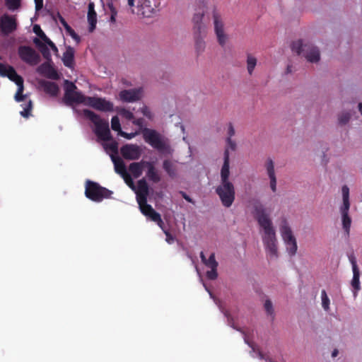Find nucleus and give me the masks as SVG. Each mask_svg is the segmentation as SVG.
I'll return each instance as SVG.
<instances>
[{
	"label": "nucleus",
	"mask_w": 362,
	"mask_h": 362,
	"mask_svg": "<svg viewBox=\"0 0 362 362\" xmlns=\"http://www.w3.org/2000/svg\"><path fill=\"white\" fill-rule=\"evenodd\" d=\"M132 123L140 128L144 140L152 148L164 156L173 154L174 151L170 146L169 139L156 130L144 127L143 118L134 119Z\"/></svg>",
	"instance_id": "nucleus-2"
},
{
	"label": "nucleus",
	"mask_w": 362,
	"mask_h": 362,
	"mask_svg": "<svg viewBox=\"0 0 362 362\" xmlns=\"http://www.w3.org/2000/svg\"><path fill=\"white\" fill-rule=\"evenodd\" d=\"M200 258L203 264L210 269L207 271L206 276L210 280H215L218 277L217 267L218 266V262L216 260L215 254L211 253L208 259L205 257L203 252H200Z\"/></svg>",
	"instance_id": "nucleus-12"
},
{
	"label": "nucleus",
	"mask_w": 362,
	"mask_h": 362,
	"mask_svg": "<svg viewBox=\"0 0 362 362\" xmlns=\"http://www.w3.org/2000/svg\"><path fill=\"white\" fill-rule=\"evenodd\" d=\"M0 76L8 77L17 85L18 89L14 96L16 101L21 102L25 99L26 95H23L24 90L23 78L17 74L13 66L0 63Z\"/></svg>",
	"instance_id": "nucleus-5"
},
{
	"label": "nucleus",
	"mask_w": 362,
	"mask_h": 362,
	"mask_svg": "<svg viewBox=\"0 0 362 362\" xmlns=\"http://www.w3.org/2000/svg\"><path fill=\"white\" fill-rule=\"evenodd\" d=\"M119 115L121 116H122L123 117H124L127 120L133 121V119H134V114L132 112H130L129 110H127L125 108H122L119 111Z\"/></svg>",
	"instance_id": "nucleus-44"
},
{
	"label": "nucleus",
	"mask_w": 362,
	"mask_h": 362,
	"mask_svg": "<svg viewBox=\"0 0 362 362\" xmlns=\"http://www.w3.org/2000/svg\"><path fill=\"white\" fill-rule=\"evenodd\" d=\"M218 307H219L220 310H221V312L224 314V315L228 318V320H230V316L229 313L227 310H224L220 305H218Z\"/></svg>",
	"instance_id": "nucleus-59"
},
{
	"label": "nucleus",
	"mask_w": 362,
	"mask_h": 362,
	"mask_svg": "<svg viewBox=\"0 0 362 362\" xmlns=\"http://www.w3.org/2000/svg\"><path fill=\"white\" fill-rule=\"evenodd\" d=\"M41 39L45 42V44H47V45H49L51 42H52V40L46 35H43V37H41Z\"/></svg>",
	"instance_id": "nucleus-58"
},
{
	"label": "nucleus",
	"mask_w": 362,
	"mask_h": 362,
	"mask_svg": "<svg viewBox=\"0 0 362 362\" xmlns=\"http://www.w3.org/2000/svg\"><path fill=\"white\" fill-rule=\"evenodd\" d=\"M353 272V278L351 281V286L352 287V292L354 296L356 298L358 295V292L361 290V284H360V270L354 269Z\"/></svg>",
	"instance_id": "nucleus-27"
},
{
	"label": "nucleus",
	"mask_w": 362,
	"mask_h": 362,
	"mask_svg": "<svg viewBox=\"0 0 362 362\" xmlns=\"http://www.w3.org/2000/svg\"><path fill=\"white\" fill-rule=\"evenodd\" d=\"M111 127L114 131H118L119 134L120 133V131H122L119 119L117 116H113L112 117Z\"/></svg>",
	"instance_id": "nucleus-43"
},
{
	"label": "nucleus",
	"mask_w": 362,
	"mask_h": 362,
	"mask_svg": "<svg viewBox=\"0 0 362 362\" xmlns=\"http://www.w3.org/2000/svg\"><path fill=\"white\" fill-rule=\"evenodd\" d=\"M221 181L220 182H231L229 180L230 177V153L228 149L224 150L223 153V164L221 169Z\"/></svg>",
	"instance_id": "nucleus-20"
},
{
	"label": "nucleus",
	"mask_w": 362,
	"mask_h": 362,
	"mask_svg": "<svg viewBox=\"0 0 362 362\" xmlns=\"http://www.w3.org/2000/svg\"><path fill=\"white\" fill-rule=\"evenodd\" d=\"M351 116L352 115L349 111H343L340 112L337 116V121L339 125L344 126L347 124L349 122Z\"/></svg>",
	"instance_id": "nucleus-34"
},
{
	"label": "nucleus",
	"mask_w": 362,
	"mask_h": 362,
	"mask_svg": "<svg viewBox=\"0 0 362 362\" xmlns=\"http://www.w3.org/2000/svg\"><path fill=\"white\" fill-rule=\"evenodd\" d=\"M280 232L283 240L286 245V250L290 256H294L296 254L298 245L296 238L293 235L291 227L287 221L284 218L280 226Z\"/></svg>",
	"instance_id": "nucleus-8"
},
{
	"label": "nucleus",
	"mask_w": 362,
	"mask_h": 362,
	"mask_svg": "<svg viewBox=\"0 0 362 362\" xmlns=\"http://www.w3.org/2000/svg\"><path fill=\"white\" fill-rule=\"evenodd\" d=\"M5 5L9 11L18 10L21 6V0H5Z\"/></svg>",
	"instance_id": "nucleus-37"
},
{
	"label": "nucleus",
	"mask_w": 362,
	"mask_h": 362,
	"mask_svg": "<svg viewBox=\"0 0 362 362\" xmlns=\"http://www.w3.org/2000/svg\"><path fill=\"white\" fill-rule=\"evenodd\" d=\"M291 48L297 55H302L308 62L317 63L320 59V53L317 47L311 43H304L302 40L291 43Z\"/></svg>",
	"instance_id": "nucleus-4"
},
{
	"label": "nucleus",
	"mask_w": 362,
	"mask_h": 362,
	"mask_svg": "<svg viewBox=\"0 0 362 362\" xmlns=\"http://www.w3.org/2000/svg\"><path fill=\"white\" fill-rule=\"evenodd\" d=\"M35 4V10L40 11L43 6V0H34Z\"/></svg>",
	"instance_id": "nucleus-56"
},
{
	"label": "nucleus",
	"mask_w": 362,
	"mask_h": 362,
	"mask_svg": "<svg viewBox=\"0 0 362 362\" xmlns=\"http://www.w3.org/2000/svg\"><path fill=\"white\" fill-rule=\"evenodd\" d=\"M18 23L15 16L4 13L0 17L1 33L7 36L13 33L17 29Z\"/></svg>",
	"instance_id": "nucleus-11"
},
{
	"label": "nucleus",
	"mask_w": 362,
	"mask_h": 362,
	"mask_svg": "<svg viewBox=\"0 0 362 362\" xmlns=\"http://www.w3.org/2000/svg\"><path fill=\"white\" fill-rule=\"evenodd\" d=\"M48 46H49L51 49H54L56 47V45H54V43L52 41Z\"/></svg>",
	"instance_id": "nucleus-64"
},
{
	"label": "nucleus",
	"mask_w": 362,
	"mask_h": 362,
	"mask_svg": "<svg viewBox=\"0 0 362 362\" xmlns=\"http://www.w3.org/2000/svg\"><path fill=\"white\" fill-rule=\"evenodd\" d=\"M142 88L123 90L119 92V99L126 103H134L139 100L142 97Z\"/></svg>",
	"instance_id": "nucleus-17"
},
{
	"label": "nucleus",
	"mask_w": 362,
	"mask_h": 362,
	"mask_svg": "<svg viewBox=\"0 0 362 362\" xmlns=\"http://www.w3.org/2000/svg\"><path fill=\"white\" fill-rule=\"evenodd\" d=\"M128 5L132 7L134 5V0H128Z\"/></svg>",
	"instance_id": "nucleus-63"
},
{
	"label": "nucleus",
	"mask_w": 362,
	"mask_h": 362,
	"mask_svg": "<svg viewBox=\"0 0 362 362\" xmlns=\"http://www.w3.org/2000/svg\"><path fill=\"white\" fill-rule=\"evenodd\" d=\"M138 13L145 18H150L156 12V0H137Z\"/></svg>",
	"instance_id": "nucleus-16"
},
{
	"label": "nucleus",
	"mask_w": 362,
	"mask_h": 362,
	"mask_svg": "<svg viewBox=\"0 0 362 362\" xmlns=\"http://www.w3.org/2000/svg\"><path fill=\"white\" fill-rule=\"evenodd\" d=\"M204 15V11L203 10L194 13L192 18L194 33H206V26L202 23Z\"/></svg>",
	"instance_id": "nucleus-22"
},
{
	"label": "nucleus",
	"mask_w": 362,
	"mask_h": 362,
	"mask_svg": "<svg viewBox=\"0 0 362 362\" xmlns=\"http://www.w3.org/2000/svg\"><path fill=\"white\" fill-rule=\"evenodd\" d=\"M257 356L259 357V359H262V360H264V358H265V356L262 351H260L259 350H258L257 351Z\"/></svg>",
	"instance_id": "nucleus-61"
},
{
	"label": "nucleus",
	"mask_w": 362,
	"mask_h": 362,
	"mask_svg": "<svg viewBox=\"0 0 362 362\" xmlns=\"http://www.w3.org/2000/svg\"><path fill=\"white\" fill-rule=\"evenodd\" d=\"M182 197L188 202H190V203H194V202L192 201V199L190 198L189 196H188L185 192H182Z\"/></svg>",
	"instance_id": "nucleus-57"
},
{
	"label": "nucleus",
	"mask_w": 362,
	"mask_h": 362,
	"mask_svg": "<svg viewBox=\"0 0 362 362\" xmlns=\"http://www.w3.org/2000/svg\"><path fill=\"white\" fill-rule=\"evenodd\" d=\"M74 49L71 46L66 47V52L63 54L62 61L65 66L71 68L74 63Z\"/></svg>",
	"instance_id": "nucleus-29"
},
{
	"label": "nucleus",
	"mask_w": 362,
	"mask_h": 362,
	"mask_svg": "<svg viewBox=\"0 0 362 362\" xmlns=\"http://www.w3.org/2000/svg\"><path fill=\"white\" fill-rule=\"evenodd\" d=\"M33 32L40 38L43 37V35H45V33L42 30L40 26L37 24L33 26Z\"/></svg>",
	"instance_id": "nucleus-54"
},
{
	"label": "nucleus",
	"mask_w": 362,
	"mask_h": 362,
	"mask_svg": "<svg viewBox=\"0 0 362 362\" xmlns=\"http://www.w3.org/2000/svg\"><path fill=\"white\" fill-rule=\"evenodd\" d=\"M269 178V185L270 188L273 192H275L276 191V175L270 176Z\"/></svg>",
	"instance_id": "nucleus-50"
},
{
	"label": "nucleus",
	"mask_w": 362,
	"mask_h": 362,
	"mask_svg": "<svg viewBox=\"0 0 362 362\" xmlns=\"http://www.w3.org/2000/svg\"><path fill=\"white\" fill-rule=\"evenodd\" d=\"M163 168L171 178H175L177 174L176 165L170 160L166 159L163 162Z\"/></svg>",
	"instance_id": "nucleus-28"
},
{
	"label": "nucleus",
	"mask_w": 362,
	"mask_h": 362,
	"mask_svg": "<svg viewBox=\"0 0 362 362\" xmlns=\"http://www.w3.org/2000/svg\"><path fill=\"white\" fill-rule=\"evenodd\" d=\"M343 204L340 207L341 214H349L350 208L349 202V189L346 185H344L341 188Z\"/></svg>",
	"instance_id": "nucleus-25"
},
{
	"label": "nucleus",
	"mask_w": 362,
	"mask_h": 362,
	"mask_svg": "<svg viewBox=\"0 0 362 362\" xmlns=\"http://www.w3.org/2000/svg\"><path fill=\"white\" fill-rule=\"evenodd\" d=\"M226 148L225 149L228 148V150L230 149L231 151H235L237 145L236 142L234 140H233L230 137H227L226 139Z\"/></svg>",
	"instance_id": "nucleus-48"
},
{
	"label": "nucleus",
	"mask_w": 362,
	"mask_h": 362,
	"mask_svg": "<svg viewBox=\"0 0 362 362\" xmlns=\"http://www.w3.org/2000/svg\"><path fill=\"white\" fill-rule=\"evenodd\" d=\"M110 11V21L112 23H115L116 22V16H117V11L116 10V8L115 7H112V8H109Z\"/></svg>",
	"instance_id": "nucleus-52"
},
{
	"label": "nucleus",
	"mask_w": 362,
	"mask_h": 362,
	"mask_svg": "<svg viewBox=\"0 0 362 362\" xmlns=\"http://www.w3.org/2000/svg\"><path fill=\"white\" fill-rule=\"evenodd\" d=\"M87 105L102 112H112L114 104L105 98L98 97H88Z\"/></svg>",
	"instance_id": "nucleus-13"
},
{
	"label": "nucleus",
	"mask_w": 362,
	"mask_h": 362,
	"mask_svg": "<svg viewBox=\"0 0 362 362\" xmlns=\"http://www.w3.org/2000/svg\"><path fill=\"white\" fill-rule=\"evenodd\" d=\"M112 194L111 190L100 186L98 182L91 180L86 181V197L95 202H100L103 199L110 198Z\"/></svg>",
	"instance_id": "nucleus-6"
},
{
	"label": "nucleus",
	"mask_w": 362,
	"mask_h": 362,
	"mask_svg": "<svg viewBox=\"0 0 362 362\" xmlns=\"http://www.w3.org/2000/svg\"><path fill=\"white\" fill-rule=\"evenodd\" d=\"M257 65V59L250 55L247 54V69L248 71V74L251 75Z\"/></svg>",
	"instance_id": "nucleus-36"
},
{
	"label": "nucleus",
	"mask_w": 362,
	"mask_h": 362,
	"mask_svg": "<svg viewBox=\"0 0 362 362\" xmlns=\"http://www.w3.org/2000/svg\"><path fill=\"white\" fill-rule=\"evenodd\" d=\"M138 187L139 191L143 193L142 196H145L146 197V195L148 193V185L145 179H141L138 181Z\"/></svg>",
	"instance_id": "nucleus-42"
},
{
	"label": "nucleus",
	"mask_w": 362,
	"mask_h": 362,
	"mask_svg": "<svg viewBox=\"0 0 362 362\" xmlns=\"http://www.w3.org/2000/svg\"><path fill=\"white\" fill-rule=\"evenodd\" d=\"M213 18L214 24V31L217 37L218 43L223 46L227 41V35L224 33V25L220 14L216 9L213 11Z\"/></svg>",
	"instance_id": "nucleus-14"
},
{
	"label": "nucleus",
	"mask_w": 362,
	"mask_h": 362,
	"mask_svg": "<svg viewBox=\"0 0 362 362\" xmlns=\"http://www.w3.org/2000/svg\"><path fill=\"white\" fill-rule=\"evenodd\" d=\"M161 228L163 229V230L166 236V238H165L166 242L168 244L173 243L175 240V238L173 235H171L168 230H165L163 227Z\"/></svg>",
	"instance_id": "nucleus-49"
},
{
	"label": "nucleus",
	"mask_w": 362,
	"mask_h": 362,
	"mask_svg": "<svg viewBox=\"0 0 362 362\" xmlns=\"http://www.w3.org/2000/svg\"><path fill=\"white\" fill-rule=\"evenodd\" d=\"M138 134V132H132V133H127L123 131H120L119 135L127 139H132L134 138L136 135Z\"/></svg>",
	"instance_id": "nucleus-53"
},
{
	"label": "nucleus",
	"mask_w": 362,
	"mask_h": 362,
	"mask_svg": "<svg viewBox=\"0 0 362 362\" xmlns=\"http://www.w3.org/2000/svg\"><path fill=\"white\" fill-rule=\"evenodd\" d=\"M88 96H85L81 91H74L71 93L68 98L64 100L66 105H72L73 104H84L87 105Z\"/></svg>",
	"instance_id": "nucleus-21"
},
{
	"label": "nucleus",
	"mask_w": 362,
	"mask_h": 362,
	"mask_svg": "<svg viewBox=\"0 0 362 362\" xmlns=\"http://www.w3.org/2000/svg\"><path fill=\"white\" fill-rule=\"evenodd\" d=\"M122 156L129 160H136L140 158L142 154L141 148L136 144H125L120 148Z\"/></svg>",
	"instance_id": "nucleus-15"
},
{
	"label": "nucleus",
	"mask_w": 362,
	"mask_h": 362,
	"mask_svg": "<svg viewBox=\"0 0 362 362\" xmlns=\"http://www.w3.org/2000/svg\"><path fill=\"white\" fill-rule=\"evenodd\" d=\"M18 55L22 61L31 66L37 65L40 62V54L29 46H20Z\"/></svg>",
	"instance_id": "nucleus-10"
},
{
	"label": "nucleus",
	"mask_w": 362,
	"mask_h": 362,
	"mask_svg": "<svg viewBox=\"0 0 362 362\" xmlns=\"http://www.w3.org/2000/svg\"><path fill=\"white\" fill-rule=\"evenodd\" d=\"M52 61H46L40 64L37 68V72L47 78L57 80L59 78V75L57 70L53 66Z\"/></svg>",
	"instance_id": "nucleus-18"
},
{
	"label": "nucleus",
	"mask_w": 362,
	"mask_h": 362,
	"mask_svg": "<svg viewBox=\"0 0 362 362\" xmlns=\"http://www.w3.org/2000/svg\"><path fill=\"white\" fill-rule=\"evenodd\" d=\"M341 219L343 228L349 235L351 224V219L349 216V214H341Z\"/></svg>",
	"instance_id": "nucleus-39"
},
{
	"label": "nucleus",
	"mask_w": 362,
	"mask_h": 362,
	"mask_svg": "<svg viewBox=\"0 0 362 362\" xmlns=\"http://www.w3.org/2000/svg\"><path fill=\"white\" fill-rule=\"evenodd\" d=\"M233 328L235 329L236 330L240 332L244 335V341L245 344H247L252 350V351H256L255 346L252 342L249 341V340L247 339L245 333L240 329L235 327L233 325H230Z\"/></svg>",
	"instance_id": "nucleus-47"
},
{
	"label": "nucleus",
	"mask_w": 362,
	"mask_h": 362,
	"mask_svg": "<svg viewBox=\"0 0 362 362\" xmlns=\"http://www.w3.org/2000/svg\"><path fill=\"white\" fill-rule=\"evenodd\" d=\"M137 202L141 212L152 221L156 223L159 227L162 228L163 221L160 214L156 212L150 204H147L146 197L145 196H138Z\"/></svg>",
	"instance_id": "nucleus-9"
},
{
	"label": "nucleus",
	"mask_w": 362,
	"mask_h": 362,
	"mask_svg": "<svg viewBox=\"0 0 362 362\" xmlns=\"http://www.w3.org/2000/svg\"><path fill=\"white\" fill-rule=\"evenodd\" d=\"M83 116L93 122L95 127V134L102 140L108 141L109 144H105L104 147L107 150H110L114 154L118 153V143L115 140H112L110 130L109 128V122L107 120L102 119L100 115L93 111L84 109L83 110Z\"/></svg>",
	"instance_id": "nucleus-3"
},
{
	"label": "nucleus",
	"mask_w": 362,
	"mask_h": 362,
	"mask_svg": "<svg viewBox=\"0 0 362 362\" xmlns=\"http://www.w3.org/2000/svg\"><path fill=\"white\" fill-rule=\"evenodd\" d=\"M23 106V110L20 112V115L25 118H28L30 115L31 110H32V101L29 100L25 104L22 105Z\"/></svg>",
	"instance_id": "nucleus-41"
},
{
	"label": "nucleus",
	"mask_w": 362,
	"mask_h": 362,
	"mask_svg": "<svg viewBox=\"0 0 362 362\" xmlns=\"http://www.w3.org/2000/svg\"><path fill=\"white\" fill-rule=\"evenodd\" d=\"M87 19L89 24L88 30L92 33L95 29L97 23V13L95 11V4L93 1H90L88 5Z\"/></svg>",
	"instance_id": "nucleus-23"
},
{
	"label": "nucleus",
	"mask_w": 362,
	"mask_h": 362,
	"mask_svg": "<svg viewBox=\"0 0 362 362\" xmlns=\"http://www.w3.org/2000/svg\"><path fill=\"white\" fill-rule=\"evenodd\" d=\"M349 259L350 263L351 264L352 270L359 269V268L357 265L356 259L353 254L350 255L349 256Z\"/></svg>",
	"instance_id": "nucleus-51"
},
{
	"label": "nucleus",
	"mask_w": 362,
	"mask_h": 362,
	"mask_svg": "<svg viewBox=\"0 0 362 362\" xmlns=\"http://www.w3.org/2000/svg\"><path fill=\"white\" fill-rule=\"evenodd\" d=\"M338 350L337 349H334L332 352V357H336L337 355H338Z\"/></svg>",
	"instance_id": "nucleus-62"
},
{
	"label": "nucleus",
	"mask_w": 362,
	"mask_h": 362,
	"mask_svg": "<svg viewBox=\"0 0 362 362\" xmlns=\"http://www.w3.org/2000/svg\"><path fill=\"white\" fill-rule=\"evenodd\" d=\"M146 167H147L148 169L146 172V177L148 180L154 183L159 182L161 178L153 163L149 161L146 162Z\"/></svg>",
	"instance_id": "nucleus-24"
},
{
	"label": "nucleus",
	"mask_w": 362,
	"mask_h": 362,
	"mask_svg": "<svg viewBox=\"0 0 362 362\" xmlns=\"http://www.w3.org/2000/svg\"><path fill=\"white\" fill-rule=\"evenodd\" d=\"M235 131L234 127L231 122L228 124V136L232 139V137L235 135Z\"/></svg>",
	"instance_id": "nucleus-55"
},
{
	"label": "nucleus",
	"mask_w": 362,
	"mask_h": 362,
	"mask_svg": "<svg viewBox=\"0 0 362 362\" xmlns=\"http://www.w3.org/2000/svg\"><path fill=\"white\" fill-rule=\"evenodd\" d=\"M116 0H107V6L108 8H112V7H115L114 6V2Z\"/></svg>",
	"instance_id": "nucleus-60"
},
{
	"label": "nucleus",
	"mask_w": 362,
	"mask_h": 362,
	"mask_svg": "<svg viewBox=\"0 0 362 362\" xmlns=\"http://www.w3.org/2000/svg\"><path fill=\"white\" fill-rule=\"evenodd\" d=\"M139 110L148 119H152L153 118V114L146 105H143Z\"/></svg>",
	"instance_id": "nucleus-45"
},
{
	"label": "nucleus",
	"mask_w": 362,
	"mask_h": 362,
	"mask_svg": "<svg viewBox=\"0 0 362 362\" xmlns=\"http://www.w3.org/2000/svg\"><path fill=\"white\" fill-rule=\"evenodd\" d=\"M64 84H65V86H64V100L65 98H68V96H69V95L76 91V89H77V87L71 81H69L68 80H65L64 81Z\"/></svg>",
	"instance_id": "nucleus-35"
},
{
	"label": "nucleus",
	"mask_w": 362,
	"mask_h": 362,
	"mask_svg": "<svg viewBox=\"0 0 362 362\" xmlns=\"http://www.w3.org/2000/svg\"><path fill=\"white\" fill-rule=\"evenodd\" d=\"M33 42L35 44V45L39 48V49H40V52L42 53L43 57L47 61H50V62L52 61V60L51 53H50V51H49V48L47 47V46L46 45H45L44 43H42L37 37H35L33 40Z\"/></svg>",
	"instance_id": "nucleus-31"
},
{
	"label": "nucleus",
	"mask_w": 362,
	"mask_h": 362,
	"mask_svg": "<svg viewBox=\"0 0 362 362\" xmlns=\"http://www.w3.org/2000/svg\"><path fill=\"white\" fill-rule=\"evenodd\" d=\"M321 299H322V307L323 308V309L325 311H327V312L329 311L330 309V308H329L330 300L327 295L325 290H322L321 291Z\"/></svg>",
	"instance_id": "nucleus-40"
},
{
	"label": "nucleus",
	"mask_w": 362,
	"mask_h": 362,
	"mask_svg": "<svg viewBox=\"0 0 362 362\" xmlns=\"http://www.w3.org/2000/svg\"><path fill=\"white\" fill-rule=\"evenodd\" d=\"M253 213L259 225L264 230L262 242L268 258L270 260L276 259L279 257L276 231L273 226L269 214L259 200L253 203Z\"/></svg>",
	"instance_id": "nucleus-1"
},
{
	"label": "nucleus",
	"mask_w": 362,
	"mask_h": 362,
	"mask_svg": "<svg viewBox=\"0 0 362 362\" xmlns=\"http://www.w3.org/2000/svg\"><path fill=\"white\" fill-rule=\"evenodd\" d=\"M59 19L61 24L64 28L66 33L69 35L77 43L81 41L80 37L76 34L74 29L67 23L66 20L59 14Z\"/></svg>",
	"instance_id": "nucleus-30"
},
{
	"label": "nucleus",
	"mask_w": 362,
	"mask_h": 362,
	"mask_svg": "<svg viewBox=\"0 0 362 362\" xmlns=\"http://www.w3.org/2000/svg\"><path fill=\"white\" fill-rule=\"evenodd\" d=\"M264 167L266 168L268 177L276 175L274 170V163L271 158H268L266 160Z\"/></svg>",
	"instance_id": "nucleus-38"
},
{
	"label": "nucleus",
	"mask_w": 362,
	"mask_h": 362,
	"mask_svg": "<svg viewBox=\"0 0 362 362\" xmlns=\"http://www.w3.org/2000/svg\"><path fill=\"white\" fill-rule=\"evenodd\" d=\"M111 160L114 163L115 172L119 174L127 182L128 180L132 182L131 176L127 173L126 165L122 159L119 157L112 155Z\"/></svg>",
	"instance_id": "nucleus-19"
},
{
	"label": "nucleus",
	"mask_w": 362,
	"mask_h": 362,
	"mask_svg": "<svg viewBox=\"0 0 362 362\" xmlns=\"http://www.w3.org/2000/svg\"><path fill=\"white\" fill-rule=\"evenodd\" d=\"M44 88L45 92L49 94L52 96H56L59 92V87L57 84L52 81H43L41 83Z\"/></svg>",
	"instance_id": "nucleus-32"
},
{
	"label": "nucleus",
	"mask_w": 362,
	"mask_h": 362,
	"mask_svg": "<svg viewBox=\"0 0 362 362\" xmlns=\"http://www.w3.org/2000/svg\"><path fill=\"white\" fill-rule=\"evenodd\" d=\"M215 192L224 207L229 208L233 205L235 199V189L233 182H220Z\"/></svg>",
	"instance_id": "nucleus-7"
},
{
	"label": "nucleus",
	"mask_w": 362,
	"mask_h": 362,
	"mask_svg": "<svg viewBox=\"0 0 362 362\" xmlns=\"http://www.w3.org/2000/svg\"><path fill=\"white\" fill-rule=\"evenodd\" d=\"M146 162L144 160L134 162L129 165V170L134 178H138L141 175L143 168L146 166Z\"/></svg>",
	"instance_id": "nucleus-26"
},
{
	"label": "nucleus",
	"mask_w": 362,
	"mask_h": 362,
	"mask_svg": "<svg viewBox=\"0 0 362 362\" xmlns=\"http://www.w3.org/2000/svg\"><path fill=\"white\" fill-rule=\"evenodd\" d=\"M264 309L269 315H274V308L270 300H266L264 305Z\"/></svg>",
	"instance_id": "nucleus-46"
},
{
	"label": "nucleus",
	"mask_w": 362,
	"mask_h": 362,
	"mask_svg": "<svg viewBox=\"0 0 362 362\" xmlns=\"http://www.w3.org/2000/svg\"><path fill=\"white\" fill-rule=\"evenodd\" d=\"M206 33H194L195 40V49L198 54L202 53L205 49V42L204 37Z\"/></svg>",
	"instance_id": "nucleus-33"
}]
</instances>
